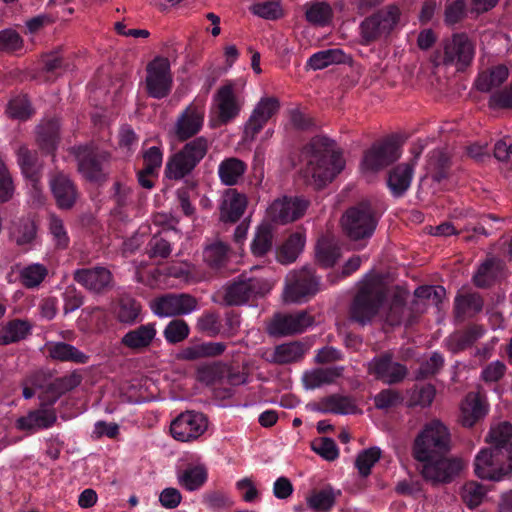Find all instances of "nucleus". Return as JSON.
Segmentation results:
<instances>
[{
	"label": "nucleus",
	"instance_id": "nucleus-58",
	"mask_svg": "<svg viewBox=\"0 0 512 512\" xmlns=\"http://www.w3.org/2000/svg\"><path fill=\"white\" fill-rule=\"evenodd\" d=\"M381 458V449L379 447H370L361 451L355 460V466L360 476L366 478L371 474L372 467Z\"/></svg>",
	"mask_w": 512,
	"mask_h": 512
},
{
	"label": "nucleus",
	"instance_id": "nucleus-20",
	"mask_svg": "<svg viewBox=\"0 0 512 512\" xmlns=\"http://www.w3.org/2000/svg\"><path fill=\"white\" fill-rule=\"evenodd\" d=\"M313 321V317L305 310L278 314L270 323L268 330L272 336H287L305 331Z\"/></svg>",
	"mask_w": 512,
	"mask_h": 512
},
{
	"label": "nucleus",
	"instance_id": "nucleus-54",
	"mask_svg": "<svg viewBox=\"0 0 512 512\" xmlns=\"http://www.w3.org/2000/svg\"><path fill=\"white\" fill-rule=\"evenodd\" d=\"M48 232L53 245L57 250H65L69 247L70 237L64 225V221L57 215L51 214L48 218Z\"/></svg>",
	"mask_w": 512,
	"mask_h": 512
},
{
	"label": "nucleus",
	"instance_id": "nucleus-17",
	"mask_svg": "<svg viewBox=\"0 0 512 512\" xmlns=\"http://www.w3.org/2000/svg\"><path fill=\"white\" fill-rule=\"evenodd\" d=\"M368 372L376 380L388 385H394L402 382L408 371L405 365L394 360L391 352L386 351L376 355L368 363Z\"/></svg>",
	"mask_w": 512,
	"mask_h": 512
},
{
	"label": "nucleus",
	"instance_id": "nucleus-61",
	"mask_svg": "<svg viewBox=\"0 0 512 512\" xmlns=\"http://www.w3.org/2000/svg\"><path fill=\"white\" fill-rule=\"evenodd\" d=\"M17 161L22 173L31 180L37 178V153L21 146L17 151Z\"/></svg>",
	"mask_w": 512,
	"mask_h": 512
},
{
	"label": "nucleus",
	"instance_id": "nucleus-7",
	"mask_svg": "<svg viewBox=\"0 0 512 512\" xmlns=\"http://www.w3.org/2000/svg\"><path fill=\"white\" fill-rule=\"evenodd\" d=\"M386 300V291L378 283L365 282L356 293L351 307L350 317L361 325L369 323L379 312Z\"/></svg>",
	"mask_w": 512,
	"mask_h": 512
},
{
	"label": "nucleus",
	"instance_id": "nucleus-60",
	"mask_svg": "<svg viewBox=\"0 0 512 512\" xmlns=\"http://www.w3.org/2000/svg\"><path fill=\"white\" fill-rule=\"evenodd\" d=\"M111 191V199L115 203L114 211L116 214H121L123 209L133 203V191L131 187L120 181H116L113 184Z\"/></svg>",
	"mask_w": 512,
	"mask_h": 512
},
{
	"label": "nucleus",
	"instance_id": "nucleus-36",
	"mask_svg": "<svg viewBox=\"0 0 512 512\" xmlns=\"http://www.w3.org/2000/svg\"><path fill=\"white\" fill-rule=\"evenodd\" d=\"M49 356L61 362H73L76 364H86L89 356L80 351L75 346L66 342H55L47 346Z\"/></svg>",
	"mask_w": 512,
	"mask_h": 512
},
{
	"label": "nucleus",
	"instance_id": "nucleus-24",
	"mask_svg": "<svg viewBox=\"0 0 512 512\" xmlns=\"http://www.w3.org/2000/svg\"><path fill=\"white\" fill-rule=\"evenodd\" d=\"M57 421V414L52 405L41 401L40 407L31 410L25 416H21L16 421V427L19 430L34 433L52 427Z\"/></svg>",
	"mask_w": 512,
	"mask_h": 512
},
{
	"label": "nucleus",
	"instance_id": "nucleus-2",
	"mask_svg": "<svg viewBox=\"0 0 512 512\" xmlns=\"http://www.w3.org/2000/svg\"><path fill=\"white\" fill-rule=\"evenodd\" d=\"M450 449L451 435L448 428L440 420L433 419L417 434L412 446V456L422 463L446 455Z\"/></svg>",
	"mask_w": 512,
	"mask_h": 512
},
{
	"label": "nucleus",
	"instance_id": "nucleus-22",
	"mask_svg": "<svg viewBox=\"0 0 512 512\" xmlns=\"http://www.w3.org/2000/svg\"><path fill=\"white\" fill-rule=\"evenodd\" d=\"M49 184L57 207L61 210L72 209L80 196L75 182L63 172H57L51 175Z\"/></svg>",
	"mask_w": 512,
	"mask_h": 512
},
{
	"label": "nucleus",
	"instance_id": "nucleus-56",
	"mask_svg": "<svg viewBox=\"0 0 512 512\" xmlns=\"http://www.w3.org/2000/svg\"><path fill=\"white\" fill-rule=\"evenodd\" d=\"M207 481V471L203 466H192L179 475V483L188 491L201 488Z\"/></svg>",
	"mask_w": 512,
	"mask_h": 512
},
{
	"label": "nucleus",
	"instance_id": "nucleus-12",
	"mask_svg": "<svg viewBox=\"0 0 512 512\" xmlns=\"http://www.w3.org/2000/svg\"><path fill=\"white\" fill-rule=\"evenodd\" d=\"M401 156L400 145L394 136L378 140L367 149L361 161V168L365 172H378Z\"/></svg>",
	"mask_w": 512,
	"mask_h": 512
},
{
	"label": "nucleus",
	"instance_id": "nucleus-25",
	"mask_svg": "<svg viewBox=\"0 0 512 512\" xmlns=\"http://www.w3.org/2000/svg\"><path fill=\"white\" fill-rule=\"evenodd\" d=\"M319 279L311 269H303L295 275L294 280L288 284L285 295L286 300L301 302L307 296L315 295L319 290Z\"/></svg>",
	"mask_w": 512,
	"mask_h": 512
},
{
	"label": "nucleus",
	"instance_id": "nucleus-35",
	"mask_svg": "<svg viewBox=\"0 0 512 512\" xmlns=\"http://www.w3.org/2000/svg\"><path fill=\"white\" fill-rule=\"evenodd\" d=\"M352 57L347 55L340 48H332L318 51L312 54L307 62L306 66L312 70H321L332 64H350Z\"/></svg>",
	"mask_w": 512,
	"mask_h": 512
},
{
	"label": "nucleus",
	"instance_id": "nucleus-64",
	"mask_svg": "<svg viewBox=\"0 0 512 512\" xmlns=\"http://www.w3.org/2000/svg\"><path fill=\"white\" fill-rule=\"evenodd\" d=\"M273 235L267 226L259 227L254 239L251 243V251L253 255L262 257L266 255L272 248Z\"/></svg>",
	"mask_w": 512,
	"mask_h": 512
},
{
	"label": "nucleus",
	"instance_id": "nucleus-48",
	"mask_svg": "<svg viewBox=\"0 0 512 512\" xmlns=\"http://www.w3.org/2000/svg\"><path fill=\"white\" fill-rule=\"evenodd\" d=\"M501 271V263L495 258L486 259L473 276L474 284L479 288H488L494 284Z\"/></svg>",
	"mask_w": 512,
	"mask_h": 512
},
{
	"label": "nucleus",
	"instance_id": "nucleus-1",
	"mask_svg": "<svg viewBox=\"0 0 512 512\" xmlns=\"http://www.w3.org/2000/svg\"><path fill=\"white\" fill-rule=\"evenodd\" d=\"M308 161L303 176L308 185L319 190L325 187L344 169L342 152L335 141L325 136H315L305 146Z\"/></svg>",
	"mask_w": 512,
	"mask_h": 512
},
{
	"label": "nucleus",
	"instance_id": "nucleus-31",
	"mask_svg": "<svg viewBox=\"0 0 512 512\" xmlns=\"http://www.w3.org/2000/svg\"><path fill=\"white\" fill-rule=\"evenodd\" d=\"M81 382V377L76 373L58 377L47 383L45 390L39 396L40 400L54 405L61 395L71 391Z\"/></svg>",
	"mask_w": 512,
	"mask_h": 512
},
{
	"label": "nucleus",
	"instance_id": "nucleus-11",
	"mask_svg": "<svg viewBox=\"0 0 512 512\" xmlns=\"http://www.w3.org/2000/svg\"><path fill=\"white\" fill-rule=\"evenodd\" d=\"M465 468V462L459 457L437 456L421 463L420 473L425 481L433 485L450 484Z\"/></svg>",
	"mask_w": 512,
	"mask_h": 512
},
{
	"label": "nucleus",
	"instance_id": "nucleus-59",
	"mask_svg": "<svg viewBox=\"0 0 512 512\" xmlns=\"http://www.w3.org/2000/svg\"><path fill=\"white\" fill-rule=\"evenodd\" d=\"M444 357L439 352H433L431 356L422 361L416 371L417 380H425L437 375L444 366Z\"/></svg>",
	"mask_w": 512,
	"mask_h": 512
},
{
	"label": "nucleus",
	"instance_id": "nucleus-51",
	"mask_svg": "<svg viewBox=\"0 0 512 512\" xmlns=\"http://www.w3.org/2000/svg\"><path fill=\"white\" fill-rule=\"evenodd\" d=\"M306 352V347L299 341L280 344L275 347L274 361L287 364L300 360Z\"/></svg>",
	"mask_w": 512,
	"mask_h": 512
},
{
	"label": "nucleus",
	"instance_id": "nucleus-62",
	"mask_svg": "<svg viewBox=\"0 0 512 512\" xmlns=\"http://www.w3.org/2000/svg\"><path fill=\"white\" fill-rule=\"evenodd\" d=\"M190 332L189 325L183 319H173L165 327L163 335L169 344H177L185 340Z\"/></svg>",
	"mask_w": 512,
	"mask_h": 512
},
{
	"label": "nucleus",
	"instance_id": "nucleus-6",
	"mask_svg": "<svg viewBox=\"0 0 512 512\" xmlns=\"http://www.w3.org/2000/svg\"><path fill=\"white\" fill-rule=\"evenodd\" d=\"M474 472L483 480H509L512 478V453L506 456L503 450L481 449L474 458Z\"/></svg>",
	"mask_w": 512,
	"mask_h": 512
},
{
	"label": "nucleus",
	"instance_id": "nucleus-34",
	"mask_svg": "<svg viewBox=\"0 0 512 512\" xmlns=\"http://www.w3.org/2000/svg\"><path fill=\"white\" fill-rule=\"evenodd\" d=\"M415 161L394 167L388 175L387 184L395 197H401L410 187Z\"/></svg>",
	"mask_w": 512,
	"mask_h": 512
},
{
	"label": "nucleus",
	"instance_id": "nucleus-13",
	"mask_svg": "<svg viewBox=\"0 0 512 512\" xmlns=\"http://www.w3.org/2000/svg\"><path fill=\"white\" fill-rule=\"evenodd\" d=\"M146 91L154 99L166 98L173 86L170 61L162 56L155 57L146 67Z\"/></svg>",
	"mask_w": 512,
	"mask_h": 512
},
{
	"label": "nucleus",
	"instance_id": "nucleus-53",
	"mask_svg": "<svg viewBox=\"0 0 512 512\" xmlns=\"http://www.w3.org/2000/svg\"><path fill=\"white\" fill-rule=\"evenodd\" d=\"M228 372V365L222 362L204 364L197 368V379L207 385L221 383Z\"/></svg>",
	"mask_w": 512,
	"mask_h": 512
},
{
	"label": "nucleus",
	"instance_id": "nucleus-8",
	"mask_svg": "<svg viewBox=\"0 0 512 512\" xmlns=\"http://www.w3.org/2000/svg\"><path fill=\"white\" fill-rule=\"evenodd\" d=\"M401 11L396 5H388L366 17L359 25L361 44L370 45L382 36H388L398 25Z\"/></svg>",
	"mask_w": 512,
	"mask_h": 512
},
{
	"label": "nucleus",
	"instance_id": "nucleus-27",
	"mask_svg": "<svg viewBox=\"0 0 512 512\" xmlns=\"http://www.w3.org/2000/svg\"><path fill=\"white\" fill-rule=\"evenodd\" d=\"M142 306L130 295L120 296L113 305L115 319L123 325L132 326L142 320Z\"/></svg>",
	"mask_w": 512,
	"mask_h": 512
},
{
	"label": "nucleus",
	"instance_id": "nucleus-44",
	"mask_svg": "<svg viewBox=\"0 0 512 512\" xmlns=\"http://www.w3.org/2000/svg\"><path fill=\"white\" fill-rule=\"evenodd\" d=\"M485 333L483 326L472 324L465 330L455 333L450 337V348L454 353L463 351L480 339Z\"/></svg>",
	"mask_w": 512,
	"mask_h": 512
},
{
	"label": "nucleus",
	"instance_id": "nucleus-50",
	"mask_svg": "<svg viewBox=\"0 0 512 512\" xmlns=\"http://www.w3.org/2000/svg\"><path fill=\"white\" fill-rule=\"evenodd\" d=\"M316 260L325 268L332 267L341 255V249L334 242L327 238L318 240L316 249Z\"/></svg>",
	"mask_w": 512,
	"mask_h": 512
},
{
	"label": "nucleus",
	"instance_id": "nucleus-9",
	"mask_svg": "<svg viewBox=\"0 0 512 512\" xmlns=\"http://www.w3.org/2000/svg\"><path fill=\"white\" fill-rule=\"evenodd\" d=\"M270 290L271 284L267 280L242 274L225 286L223 302L227 306H240Z\"/></svg>",
	"mask_w": 512,
	"mask_h": 512
},
{
	"label": "nucleus",
	"instance_id": "nucleus-5",
	"mask_svg": "<svg viewBox=\"0 0 512 512\" xmlns=\"http://www.w3.org/2000/svg\"><path fill=\"white\" fill-rule=\"evenodd\" d=\"M244 83L227 80L213 97L215 117L210 120L212 127L227 125L236 119L244 105L242 89Z\"/></svg>",
	"mask_w": 512,
	"mask_h": 512
},
{
	"label": "nucleus",
	"instance_id": "nucleus-3",
	"mask_svg": "<svg viewBox=\"0 0 512 512\" xmlns=\"http://www.w3.org/2000/svg\"><path fill=\"white\" fill-rule=\"evenodd\" d=\"M378 220L372 204L362 201L345 211L341 218V226L344 235L350 241L359 243V247L363 248L373 236Z\"/></svg>",
	"mask_w": 512,
	"mask_h": 512
},
{
	"label": "nucleus",
	"instance_id": "nucleus-29",
	"mask_svg": "<svg viewBox=\"0 0 512 512\" xmlns=\"http://www.w3.org/2000/svg\"><path fill=\"white\" fill-rule=\"evenodd\" d=\"M484 306V299L477 292L458 294L454 299V314L458 321L470 319L479 314Z\"/></svg>",
	"mask_w": 512,
	"mask_h": 512
},
{
	"label": "nucleus",
	"instance_id": "nucleus-39",
	"mask_svg": "<svg viewBox=\"0 0 512 512\" xmlns=\"http://www.w3.org/2000/svg\"><path fill=\"white\" fill-rule=\"evenodd\" d=\"M32 325L27 320L12 319L0 331V345H9L25 339L31 334Z\"/></svg>",
	"mask_w": 512,
	"mask_h": 512
},
{
	"label": "nucleus",
	"instance_id": "nucleus-14",
	"mask_svg": "<svg viewBox=\"0 0 512 512\" xmlns=\"http://www.w3.org/2000/svg\"><path fill=\"white\" fill-rule=\"evenodd\" d=\"M154 314L160 317L188 315L198 309V300L188 293H166L150 303Z\"/></svg>",
	"mask_w": 512,
	"mask_h": 512
},
{
	"label": "nucleus",
	"instance_id": "nucleus-43",
	"mask_svg": "<svg viewBox=\"0 0 512 512\" xmlns=\"http://www.w3.org/2000/svg\"><path fill=\"white\" fill-rule=\"evenodd\" d=\"M486 413V407L480 397L469 394L461 406V423L464 427H472Z\"/></svg>",
	"mask_w": 512,
	"mask_h": 512
},
{
	"label": "nucleus",
	"instance_id": "nucleus-55",
	"mask_svg": "<svg viewBox=\"0 0 512 512\" xmlns=\"http://www.w3.org/2000/svg\"><path fill=\"white\" fill-rule=\"evenodd\" d=\"M487 489L477 481H468L461 488V499L469 509H475L486 497Z\"/></svg>",
	"mask_w": 512,
	"mask_h": 512
},
{
	"label": "nucleus",
	"instance_id": "nucleus-57",
	"mask_svg": "<svg viewBox=\"0 0 512 512\" xmlns=\"http://www.w3.org/2000/svg\"><path fill=\"white\" fill-rule=\"evenodd\" d=\"M6 113L12 119L25 121L31 118L35 111L27 95H17L8 102Z\"/></svg>",
	"mask_w": 512,
	"mask_h": 512
},
{
	"label": "nucleus",
	"instance_id": "nucleus-30",
	"mask_svg": "<svg viewBox=\"0 0 512 512\" xmlns=\"http://www.w3.org/2000/svg\"><path fill=\"white\" fill-rule=\"evenodd\" d=\"M157 334L155 323L142 324L129 330L121 339V344L131 350L141 351L148 348Z\"/></svg>",
	"mask_w": 512,
	"mask_h": 512
},
{
	"label": "nucleus",
	"instance_id": "nucleus-10",
	"mask_svg": "<svg viewBox=\"0 0 512 512\" xmlns=\"http://www.w3.org/2000/svg\"><path fill=\"white\" fill-rule=\"evenodd\" d=\"M77 160L78 171L91 183L102 185L108 178L105 164L109 154L90 145H80L73 148Z\"/></svg>",
	"mask_w": 512,
	"mask_h": 512
},
{
	"label": "nucleus",
	"instance_id": "nucleus-32",
	"mask_svg": "<svg viewBox=\"0 0 512 512\" xmlns=\"http://www.w3.org/2000/svg\"><path fill=\"white\" fill-rule=\"evenodd\" d=\"M509 74V68L505 64H498L479 72L474 85L478 91L488 93L506 82Z\"/></svg>",
	"mask_w": 512,
	"mask_h": 512
},
{
	"label": "nucleus",
	"instance_id": "nucleus-16",
	"mask_svg": "<svg viewBox=\"0 0 512 512\" xmlns=\"http://www.w3.org/2000/svg\"><path fill=\"white\" fill-rule=\"evenodd\" d=\"M475 56V45L466 33H454L444 42V63L464 71Z\"/></svg>",
	"mask_w": 512,
	"mask_h": 512
},
{
	"label": "nucleus",
	"instance_id": "nucleus-42",
	"mask_svg": "<svg viewBox=\"0 0 512 512\" xmlns=\"http://www.w3.org/2000/svg\"><path fill=\"white\" fill-rule=\"evenodd\" d=\"M246 169L247 165L244 161L231 157L220 162L218 166V175L223 184L233 186L238 183Z\"/></svg>",
	"mask_w": 512,
	"mask_h": 512
},
{
	"label": "nucleus",
	"instance_id": "nucleus-47",
	"mask_svg": "<svg viewBox=\"0 0 512 512\" xmlns=\"http://www.w3.org/2000/svg\"><path fill=\"white\" fill-rule=\"evenodd\" d=\"M228 244L222 241H215L208 245L203 252L206 264L215 271H221L228 262Z\"/></svg>",
	"mask_w": 512,
	"mask_h": 512
},
{
	"label": "nucleus",
	"instance_id": "nucleus-15",
	"mask_svg": "<svg viewBox=\"0 0 512 512\" xmlns=\"http://www.w3.org/2000/svg\"><path fill=\"white\" fill-rule=\"evenodd\" d=\"M208 428V419L201 412L188 410L180 413L170 425L172 437L181 442L198 439Z\"/></svg>",
	"mask_w": 512,
	"mask_h": 512
},
{
	"label": "nucleus",
	"instance_id": "nucleus-26",
	"mask_svg": "<svg viewBox=\"0 0 512 512\" xmlns=\"http://www.w3.org/2000/svg\"><path fill=\"white\" fill-rule=\"evenodd\" d=\"M247 207V198L235 189H229L223 196L220 206V220L227 223L237 222Z\"/></svg>",
	"mask_w": 512,
	"mask_h": 512
},
{
	"label": "nucleus",
	"instance_id": "nucleus-33",
	"mask_svg": "<svg viewBox=\"0 0 512 512\" xmlns=\"http://www.w3.org/2000/svg\"><path fill=\"white\" fill-rule=\"evenodd\" d=\"M60 124L57 119L42 121L36 128V141L46 154H53L59 143Z\"/></svg>",
	"mask_w": 512,
	"mask_h": 512
},
{
	"label": "nucleus",
	"instance_id": "nucleus-4",
	"mask_svg": "<svg viewBox=\"0 0 512 512\" xmlns=\"http://www.w3.org/2000/svg\"><path fill=\"white\" fill-rule=\"evenodd\" d=\"M209 141L204 136L186 142L181 149L169 156L164 174L170 180L189 176L207 154Z\"/></svg>",
	"mask_w": 512,
	"mask_h": 512
},
{
	"label": "nucleus",
	"instance_id": "nucleus-28",
	"mask_svg": "<svg viewBox=\"0 0 512 512\" xmlns=\"http://www.w3.org/2000/svg\"><path fill=\"white\" fill-rule=\"evenodd\" d=\"M313 410L340 415L355 414L358 412L357 405L353 398L340 394H331L322 398L318 403L313 404Z\"/></svg>",
	"mask_w": 512,
	"mask_h": 512
},
{
	"label": "nucleus",
	"instance_id": "nucleus-63",
	"mask_svg": "<svg viewBox=\"0 0 512 512\" xmlns=\"http://www.w3.org/2000/svg\"><path fill=\"white\" fill-rule=\"evenodd\" d=\"M197 329L209 337H216L221 334V320L218 313L205 311L198 319Z\"/></svg>",
	"mask_w": 512,
	"mask_h": 512
},
{
	"label": "nucleus",
	"instance_id": "nucleus-52",
	"mask_svg": "<svg viewBox=\"0 0 512 512\" xmlns=\"http://www.w3.org/2000/svg\"><path fill=\"white\" fill-rule=\"evenodd\" d=\"M305 17L312 25L324 27L331 22L333 10L326 2H312L307 4Z\"/></svg>",
	"mask_w": 512,
	"mask_h": 512
},
{
	"label": "nucleus",
	"instance_id": "nucleus-19",
	"mask_svg": "<svg viewBox=\"0 0 512 512\" xmlns=\"http://www.w3.org/2000/svg\"><path fill=\"white\" fill-rule=\"evenodd\" d=\"M309 205L310 201L303 197L284 196L272 202L267 209V216L274 223H290L301 218Z\"/></svg>",
	"mask_w": 512,
	"mask_h": 512
},
{
	"label": "nucleus",
	"instance_id": "nucleus-38",
	"mask_svg": "<svg viewBox=\"0 0 512 512\" xmlns=\"http://www.w3.org/2000/svg\"><path fill=\"white\" fill-rule=\"evenodd\" d=\"M450 156L441 149H434L428 155L427 168L433 181L440 183L449 177Z\"/></svg>",
	"mask_w": 512,
	"mask_h": 512
},
{
	"label": "nucleus",
	"instance_id": "nucleus-37",
	"mask_svg": "<svg viewBox=\"0 0 512 512\" xmlns=\"http://www.w3.org/2000/svg\"><path fill=\"white\" fill-rule=\"evenodd\" d=\"M226 344L222 342H201L183 348L180 357L184 360L194 361L205 357H216L224 353Z\"/></svg>",
	"mask_w": 512,
	"mask_h": 512
},
{
	"label": "nucleus",
	"instance_id": "nucleus-18",
	"mask_svg": "<svg viewBox=\"0 0 512 512\" xmlns=\"http://www.w3.org/2000/svg\"><path fill=\"white\" fill-rule=\"evenodd\" d=\"M205 105L203 102L193 101L178 116L174 125L176 138L187 141L196 136L203 128Z\"/></svg>",
	"mask_w": 512,
	"mask_h": 512
},
{
	"label": "nucleus",
	"instance_id": "nucleus-46",
	"mask_svg": "<svg viewBox=\"0 0 512 512\" xmlns=\"http://www.w3.org/2000/svg\"><path fill=\"white\" fill-rule=\"evenodd\" d=\"M305 245L304 236L299 233L291 234L276 252L277 260L282 264L294 262Z\"/></svg>",
	"mask_w": 512,
	"mask_h": 512
},
{
	"label": "nucleus",
	"instance_id": "nucleus-41",
	"mask_svg": "<svg viewBox=\"0 0 512 512\" xmlns=\"http://www.w3.org/2000/svg\"><path fill=\"white\" fill-rule=\"evenodd\" d=\"M343 367L317 368L303 375V384L306 389L319 388L324 384H331L342 375Z\"/></svg>",
	"mask_w": 512,
	"mask_h": 512
},
{
	"label": "nucleus",
	"instance_id": "nucleus-40",
	"mask_svg": "<svg viewBox=\"0 0 512 512\" xmlns=\"http://www.w3.org/2000/svg\"><path fill=\"white\" fill-rule=\"evenodd\" d=\"M340 495V490H335L332 486L327 485L320 490L313 491L307 498V504L316 512H329Z\"/></svg>",
	"mask_w": 512,
	"mask_h": 512
},
{
	"label": "nucleus",
	"instance_id": "nucleus-21",
	"mask_svg": "<svg viewBox=\"0 0 512 512\" xmlns=\"http://www.w3.org/2000/svg\"><path fill=\"white\" fill-rule=\"evenodd\" d=\"M280 103L275 97H264L257 103L245 124L244 137L253 140L266 123L279 111Z\"/></svg>",
	"mask_w": 512,
	"mask_h": 512
},
{
	"label": "nucleus",
	"instance_id": "nucleus-49",
	"mask_svg": "<svg viewBox=\"0 0 512 512\" xmlns=\"http://www.w3.org/2000/svg\"><path fill=\"white\" fill-rule=\"evenodd\" d=\"M48 268L41 263H31L23 267L19 272L21 284L27 289H34L48 276Z\"/></svg>",
	"mask_w": 512,
	"mask_h": 512
},
{
	"label": "nucleus",
	"instance_id": "nucleus-45",
	"mask_svg": "<svg viewBox=\"0 0 512 512\" xmlns=\"http://www.w3.org/2000/svg\"><path fill=\"white\" fill-rule=\"evenodd\" d=\"M512 424L504 421L496 427L491 428L487 440L492 445L489 449H499L505 451L506 456L512 453Z\"/></svg>",
	"mask_w": 512,
	"mask_h": 512
},
{
	"label": "nucleus",
	"instance_id": "nucleus-23",
	"mask_svg": "<svg viewBox=\"0 0 512 512\" xmlns=\"http://www.w3.org/2000/svg\"><path fill=\"white\" fill-rule=\"evenodd\" d=\"M73 279L85 289L101 294L112 287L113 275L106 267L95 266L75 270Z\"/></svg>",
	"mask_w": 512,
	"mask_h": 512
}]
</instances>
